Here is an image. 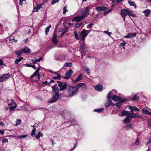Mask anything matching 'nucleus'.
I'll list each match as a JSON object with an SVG mask.
<instances>
[{"mask_svg": "<svg viewBox=\"0 0 151 151\" xmlns=\"http://www.w3.org/2000/svg\"><path fill=\"white\" fill-rule=\"evenodd\" d=\"M112 97V99L113 100H115L117 102H124L125 100L122 99L120 98L119 96L116 95H113L111 91L109 92L107 96V97L108 99H109Z\"/></svg>", "mask_w": 151, "mask_h": 151, "instance_id": "1", "label": "nucleus"}, {"mask_svg": "<svg viewBox=\"0 0 151 151\" xmlns=\"http://www.w3.org/2000/svg\"><path fill=\"white\" fill-rule=\"evenodd\" d=\"M78 90L75 86H70L68 89V93L69 97H72L75 95Z\"/></svg>", "mask_w": 151, "mask_h": 151, "instance_id": "2", "label": "nucleus"}, {"mask_svg": "<svg viewBox=\"0 0 151 151\" xmlns=\"http://www.w3.org/2000/svg\"><path fill=\"white\" fill-rule=\"evenodd\" d=\"M86 45L84 41L81 44L80 49L81 50V56L82 57H83L85 56V53L86 52L85 51V47Z\"/></svg>", "mask_w": 151, "mask_h": 151, "instance_id": "3", "label": "nucleus"}, {"mask_svg": "<svg viewBox=\"0 0 151 151\" xmlns=\"http://www.w3.org/2000/svg\"><path fill=\"white\" fill-rule=\"evenodd\" d=\"M89 30H86L85 29H83L80 33V35L81 38V40L82 41H84L89 32Z\"/></svg>", "mask_w": 151, "mask_h": 151, "instance_id": "4", "label": "nucleus"}, {"mask_svg": "<svg viewBox=\"0 0 151 151\" xmlns=\"http://www.w3.org/2000/svg\"><path fill=\"white\" fill-rule=\"evenodd\" d=\"M59 94H53V95L49 100L48 102L51 103H54L59 99Z\"/></svg>", "mask_w": 151, "mask_h": 151, "instance_id": "5", "label": "nucleus"}, {"mask_svg": "<svg viewBox=\"0 0 151 151\" xmlns=\"http://www.w3.org/2000/svg\"><path fill=\"white\" fill-rule=\"evenodd\" d=\"M86 16V15H82L77 16L73 19L72 21L73 22L76 21L79 22L83 20Z\"/></svg>", "mask_w": 151, "mask_h": 151, "instance_id": "6", "label": "nucleus"}, {"mask_svg": "<svg viewBox=\"0 0 151 151\" xmlns=\"http://www.w3.org/2000/svg\"><path fill=\"white\" fill-rule=\"evenodd\" d=\"M10 77L9 74H6L2 76H0V82H4L8 79Z\"/></svg>", "mask_w": 151, "mask_h": 151, "instance_id": "7", "label": "nucleus"}, {"mask_svg": "<svg viewBox=\"0 0 151 151\" xmlns=\"http://www.w3.org/2000/svg\"><path fill=\"white\" fill-rule=\"evenodd\" d=\"M58 86L60 88V91H63L67 87V85L63 82H59L58 81Z\"/></svg>", "mask_w": 151, "mask_h": 151, "instance_id": "8", "label": "nucleus"}, {"mask_svg": "<svg viewBox=\"0 0 151 151\" xmlns=\"http://www.w3.org/2000/svg\"><path fill=\"white\" fill-rule=\"evenodd\" d=\"M91 7L90 6L86 7L83 9L81 10L80 11L81 14L83 15H85L87 12H89V10L91 9Z\"/></svg>", "mask_w": 151, "mask_h": 151, "instance_id": "9", "label": "nucleus"}, {"mask_svg": "<svg viewBox=\"0 0 151 151\" xmlns=\"http://www.w3.org/2000/svg\"><path fill=\"white\" fill-rule=\"evenodd\" d=\"M52 92L53 94H59L58 93L59 92V90L57 86L55 85L52 86Z\"/></svg>", "mask_w": 151, "mask_h": 151, "instance_id": "10", "label": "nucleus"}, {"mask_svg": "<svg viewBox=\"0 0 151 151\" xmlns=\"http://www.w3.org/2000/svg\"><path fill=\"white\" fill-rule=\"evenodd\" d=\"M11 100L12 101V103H8V105L11 106L9 108V109L11 111H12L16 108L17 105L15 102L13 101L12 99H11Z\"/></svg>", "mask_w": 151, "mask_h": 151, "instance_id": "11", "label": "nucleus"}, {"mask_svg": "<svg viewBox=\"0 0 151 151\" xmlns=\"http://www.w3.org/2000/svg\"><path fill=\"white\" fill-rule=\"evenodd\" d=\"M73 73V70L71 69H70L68 72L65 73V76L64 77V78L65 79L69 78L71 77Z\"/></svg>", "mask_w": 151, "mask_h": 151, "instance_id": "12", "label": "nucleus"}, {"mask_svg": "<svg viewBox=\"0 0 151 151\" xmlns=\"http://www.w3.org/2000/svg\"><path fill=\"white\" fill-rule=\"evenodd\" d=\"M40 69L39 68H37V70L31 76L30 78H32L34 76H37V75L38 79L40 80V75L38 74V72Z\"/></svg>", "mask_w": 151, "mask_h": 151, "instance_id": "13", "label": "nucleus"}, {"mask_svg": "<svg viewBox=\"0 0 151 151\" xmlns=\"http://www.w3.org/2000/svg\"><path fill=\"white\" fill-rule=\"evenodd\" d=\"M22 52L23 53H30V50L26 46L22 48L21 49Z\"/></svg>", "mask_w": 151, "mask_h": 151, "instance_id": "14", "label": "nucleus"}, {"mask_svg": "<svg viewBox=\"0 0 151 151\" xmlns=\"http://www.w3.org/2000/svg\"><path fill=\"white\" fill-rule=\"evenodd\" d=\"M96 9L98 12H100L102 11H107L108 9V8L104 6H98L96 8Z\"/></svg>", "mask_w": 151, "mask_h": 151, "instance_id": "15", "label": "nucleus"}, {"mask_svg": "<svg viewBox=\"0 0 151 151\" xmlns=\"http://www.w3.org/2000/svg\"><path fill=\"white\" fill-rule=\"evenodd\" d=\"M130 116L132 119V118H141L142 117L141 116L138 115V114L136 113H134L133 112L132 113H131Z\"/></svg>", "mask_w": 151, "mask_h": 151, "instance_id": "16", "label": "nucleus"}, {"mask_svg": "<svg viewBox=\"0 0 151 151\" xmlns=\"http://www.w3.org/2000/svg\"><path fill=\"white\" fill-rule=\"evenodd\" d=\"M127 9H121L120 10V14L121 16H125L127 15Z\"/></svg>", "mask_w": 151, "mask_h": 151, "instance_id": "17", "label": "nucleus"}, {"mask_svg": "<svg viewBox=\"0 0 151 151\" xmlns=\"http://www.w3.org/2000/svg\"><path fill=\"white\" fill-rule=\"evenodd\" d=\"M130 114L131 113L126 110L123 111L121 112V115L122 116H130Z\"/></svg>", "mask_w": 151, "mask_h": 151, "instance_id": "18", "label": "nucleus"}, {"mask_svg": "<svg viewBox=\"0 0 151 151\" xmlns=\"http://www.w3.org/2000/svg\"><path fill=\"white\" fill-rule=\"evenodd\" d=\"M77 86L79 87H81L82 89L83 90H86L87 89L86 87L85 83H80L77 85Z\"/></svg>", "mask_w": 151, "mask_h": 151, "instance_id": "19", "label": "nucleus"}, {"mask_svg": "<svg viewBox=\"0 0 151 151\" xmlns=\"http://www.w3.org/2000/svg\"><path fill=\"white\" fill-rule=\"evenodd\" d=\"M57 35L56 34H54L52 39V42L54 44H56L58 42V40L57 39Z\"/></svg>", "mask_w": 151, "mask_h": 151, "instance_id": "20", "label": "nucleus"}, {"mask_svg": "<svg viewBox=\"0 0 151 151\" xmlns=\"http://www.w3.org/2000/svg\"><path fill=\"white\" fill-rule=\"evenodd\" d=\"M136 35V33H128L127 35L124 36V37L126 38H132Z\"/></svg>", "mask_w": 151, "mask_h": 151, "instance_id": "21", "label": "nucleus"}, {"mask_svg": "<svg viewBox=\"0 0 151 151\" xmlns=\"http://www.w3.org/2000/svg\"><path fill=\"white\" fill-rule=\"evenodd\" d=\"M111 105L114 106L115 104L112 103V101L110 100H108L105 104V106L107 107L110 106Z\"/></svg>", "mask_w": 151, "mask_h": 151, "instance_id": "22", "label": "nucleus"}, {"mask_svg": "<svg viewBox=\"0 0 151 151\" xmlns=\"http://www.w3.org/2000/svg\"><path fill=\"white\" fill-rule=\"evenodd\" d=\"M83 74L81 73L80 75L78 76L76 79L73 81L74 83H76L81 80L83 77Z\"/></svg>", "mask_w": 151, "mask_h": 151, "instance_id": "23", "label": "nucleus"}, {"mask_svg": "<svg viewBox=\"0 0 151 151\" xmlns=\"http://www.w3.org/2000/svg\"><path fill=\"white\" fill-rule=\"evenodd\" d=\"M131 119H132L130 116H129L125 118L123 122L125 123H127L130 122Z\"/></svg>", "mask_w": 151, "mask_h": 151, "instance_id": "24", "label": "nucleus"}, {"mask_svg": "<svg viewBox=\"0 0 151 151\" xmlns=\"http://www.w3.org/2000/svg\"><path fill=\"white\" fill-rule=\"evenodd\" d=\"M127 12V15H128V16H129V17L132 16L133 17H135L136 16L135 14L133 13L132 11L128 9Z\"/></svg>", "mask_w": 151, "mask_h": 151, "instance_id": "25", "label": "nucleus"}, {"mask_svg": "<svg viewBox=\"0 0 151 151\" xmlns=\"http://www.w3.org/2000/svg\"><path fill=\"white\" fill-rule=\"evenodd\" d=\"M42 59V57H40L39 59H32V63L35 64H37Z\"/></svg>", "mask_w": 151, "mask_h": 151, "instance_id": "26", "label": "nucleus"}, {"mask_svg": "<svg viewBox=\"0 0 151 151\" xmlns=\"http://www.w3.org/2000/svg\"><path fill=\"white\" fill-rule=\"evenodd\" d=\"M103 87L101 85H98L96 86L95 87V89L96 90L98 91H100L102 89Z\"/></svg>", "mask_w": 151, "mask_h": 151, "instance_id": "27", "label": "nucleus"}, {"mask_svg": "<svg viewBox=\"0 0 151 151\" xmlns=\"http://www.w3.org/2000/svg\"><path fill=\"white\" fill-rule=\"evenodd\" d=\"M142 113L149 115H151V113L145 108H144L142 110Z\"/></svg>", "mask_w": 151, "mask_h": 151, "instance_id": "28", "label": "nucleus"}, {"mask_svg": "<svg viewBox=\"0 0 151 151\" xmlns=\"http://www.w3.org/2000/svg\"><path fill=\"white\" fill-rule=\"evenodd\" d=\"M150 11L148 9H146L143 11V12L144 14L147 17H148L149 15L150 14Z\"/></svg>", "mask_w": 151, "mask_h": 151, "instance_id": "29", "label": "nucleus"}, {"mask_svg": "<svg viewBox=\"0 0 151 151\" xmlns=\"http://www.w3.org/2000/svg\"><path fill=\"white\" fill-rule=\"evenodd\" d=\"M43 135V134L41 133V132L39 131L38 132L37 134L36 135L35 138L37 139H38L39 138H40V137H42Z\"/></svg>", "mask_w": 151, "mask_h": 151, "instance_id": "30", "label": "nucleus"}, {"mask_svg": "<svg viewBox=\"0 0 151 151\" xmlns=\"http://www.w3.org/2000/svg\"><path fill=\"white\" fill-rule=\"evenodd\" d=\"M128 2L130 6H134L135 8H136L137 6H136V4L134 2H132L131 0H129L128 1Z\"/></svg>", "mask_w": 151, "mask_h": 151, "instance_id": "31", "label": "nucleus"}, {"mask_svg": "<svg viewBox=\"0 0 151 151\" xmlns=\"http://www.w3.org/2000/svg\"><path fill=\"white\" fill-rule=\"evenodd\" d=\"M40 6L39 5H37L36 7H34L33 12H35L38 11L40 9Z\"/></svg>", "mask_w": 151, "mask_h": 151, "instance_id": "32", "label": "nucleus"}, {"mask_svg": "<svg viewBox=\"0 0 151 151\" xmlns=\"http://www.w3.org/2000/svg\"><path fill=\"white\" fill-rule=\"evenodd\" d=\"M63 57L61 58L60 56L59 55L58 56H56L55 57V59L56 60H64L65 58V57L64 55H63Z\"/></svg>", "mask_w": 151, "mask_h": 151, "instance_id": "33", "label": "nucleus"}, {"mask_svg": "<svg viewBox=\"0 0 151 151\" xmlns=\"http://www.w3.org/2000/svg\"><path fill=\"white\" fill-rule=\"evenodd\" d=\"M51 27V25H49L46 28L45 30V33L46 35H47L48 33L49 32L50 29Z\"/></svg>", "mask_w": 151, "mask_h": 151, "instance_id": "34", "label": "nucleus"}, {"mask_svg": "<svg viewBox=\"0 0 151 151\" xmlns=\"http://www.w3.org/2000/svg\"><path fill=\"white\" fill-rule=\"evenodd\" d=\"M127 43L126 42H125V41H123L120 44V47H121V46H122L123 48L124 49H125V47L124 46Z\"/></svg>", "mask_w": 151, "mask_h": 151, "instance_id": "35", "label": "nucleus"}, {"mask_svg": "<svg viewBox=\"0 0 151 151\" xmlns=\"http://www.w3.org/2000/svg\"><path fill=\"white\" fill-rule=\"evenodd\" d=\"M132 99L134 101H138L139 100V98L137 96V94L133 95Z\"/></svg>", "mask_w": 151, "mask_h": 151, "instance_id": "36", "label": "nucleus"}, {"mask_svg": "<svg viewBox=\"0 0 151 151\" xmlns=\"http://www.w3.org/2000/svg\"><path fill=\"white\" fill-rule=\"evenodd\" d=\"M74 35L75 37L76 40H79L81 39V38L78 37V35L76 31L74 32Z\"/></svg>", "mask_w": 151, "mask_h": 151, "instance_id": "37", "label": "nucleus"}, {"mask_svg": "<svg viewBox=\"0 0 151 151\" xmlns=\"http://www.w3.org/2000/svg\"><path fill=\"white\" fill-rule=\"evenodd\" d=\"M36 129L35 128H34L31 131V135L32 137H34L36 135L35 132Z\"/></svg>", "mask_w": 151, "mask_h": 151, "instance_id": "38", "label": "nucleus"}, {"mask_svg": "<svg viewBox=\"0 0 151 151\" xmlns=\"http://www.w3.org/2000/svg\"><path fill=\"white\" fill-rule=\"evenodd\" d=\"M15 53L18 56H20L21 55L22 53V50L20 51L19 50H17L15 51Z\"/></svg>", "mask_w": 151, "mask_h": 151, "instance_id": "39", "label": "nucleus"}, {"mask_svg": "<svg viewBox=\"0 0 151 151\" xmlns=\"http://www.w3.org/2000/svg\"><path fill=\"white\" fill-rule=\"evenodd\" d=\"M23 59L22 57H20L19 58H18L15 61V63L16 64H18L19 62L21 61Z\"/></svg>", "mask_w": 151, "mask_h": 151, "instance_id": "40", "label": "nucleus"}, {"mask_svg": "<svg viewBox=\"0 0 151 151\" xmlns=\"http://www.w3.org/2000/svg\"><path fill=\"white\" fill-rule=\"evenodd\" d=\"M83 24V23L82 22H80L77 23L75 25V28H78L80 27Z\"/></svg>", "mask_w": 151, "mask_h": 151, "instance_id": "41", "label": "nucleus"}, {"mask_svg": "<svg viewBox=\"0 0 151 151\" xmlns=\"http://www.w3.org/2000/svg\"><path fill=\"white\" fill-rule=\"evenodd\" d=\"M63 14H66L67 12L68 11V10L67 9V6H65L63 9Z\"/></svg>", "mask_w": 151, "mask_h": 151, "instance_id": "42", "label": "nucleus"}, {"mask_svg": "<svg viewBox=\"0 0 151 151\" xmlns=\"http://www.w3.org/2000/svg\"><path fill=\"white\" fill-rule=\"evenodd\" d=\"M104 109L103 108L98 109H96L94 110V111L98 112H100L102 111H103Z\"/></svg>", "mask_w": 151, "mask_h": 151, "instance_id": "43", "label": "nucleus"}, {"mask_svg": "<svg viewBox=\"0 0 151 151\" xmlns=\"http://www.w3.org/2000/svg\"><path fill=\"white\" fill-rule=\"evenodd\" d=\"M86 72L88 74H89L90 73L89 69L87 67H85L84 68Z\"/></svg>", "mask_w": 151, "mask_h": 151, "instance_id": "44", "label": "nucleus"}, {"mask_svg": "<svg viewBox=\"0 0 151 151\" xmlns=\"http://www.w3.org/2000/svg\"><path fill=\"white\" fill-rule=\"evenodd\" d=\"M72 65V63L71 62L67 63H65L64 66H71Z\"/></svg>", "mask_w": 151, "mask_h": 151, "instance_id": "45", "label": "nucleus"}, {"mask_svg": "<svg viewBox=\"0 0 151 151\" xmlns=\"http://www.w3.org/2000/svg\"><path fill=\"white\" fill-rule=\"evenodd\" d=\"M21 123V120L20 119H17L16 122V124L14 125L15 126H17L18 125L20 124Z\"/></svg>", "mask_w": 151, "mask_h": 151, "instance_id": "46", "label": "nucleus"}, {"mask_svg": "<svg viewBox=\"0 0 151 151\" xmlns=\"http://www.w3.org/2000/svg\"><path fill=\"white\" fill-rule=\"evenodd\" d=\"M93 25V24L92 23L90 24L89 25L87 26V29H89L91 28Z\"/></svg>", "mask_w": 151, "mask_h": 151, "instance_id": "47", "label": "nucleus"}, {"mask_svg": "<svg viewBox=\"0 0 151 151\" xmlns=\"http://www.w3.org/2000/svg\"><path fill=\"white\" fill-rule=\"evenodd\" d=\"M59 0H53L51 2V4L52 5L54 4H55L58 2Z\"/></svg>", "mask_w": 151, "mask_h": 151, "instance_id": "48", "label": "nucleus"}, {"mask_svg": "<svg viewBox=\"0 0 151 151\" xmlns=\"http://www.w3.org/2000/svg\"><path fill=\"white\" fill-rule=\"evenodd\" d=\"M27 135H20L19 137L21 138H26L27 137Z\"/></svg>", "mask_w": 151, "mask_h": 151, "instance_id": "49", "label": "nucleus"}, {"mask_svg": "<svg viewBox=\"0 0 151 151\" xmlns=\"http://www.w3.org/2000/svg\"><path fill=\"white\" fill-rule=\"evenodd\" d=\"M104 32L105 34H106L107 35H109L110 36H111V32H109L108 31H104Z\"/></svg>", "mask_w": 151, "mask_h": 151, "instance_id": "50", "label": "nucleus"}, {"mask_svg": "<svg viewBox=\"0 0 151 151\" xmlns=\"http://www.w3.org/2000/svg\"><path fill=\"white\" fill-rule=\"evenodd\" d=\"M134 144L135 145H136L137 146H138L139 144V139H137L136 142H135L134 143Z\"/></svg>", "mask_w": 151, "mask_h": 151, "instance_id": "51", "label": "nucleus"}, {"mask_svg": "<svg viewBox=\"0 0 151 151\" xmlns=\"http://www.w3.org/2000/svg\"><path fill=\"white\" fill-rule=\"evenodd\" d=\"M8 142V140L7 139L4 138L2 140V142L3 143H6Z\"/></svg>", "mask_w": 151, "mask_h": 151, "instance_id": "52", "label": "nucleus"}, {"mask_svg": "<svg viewBox=\"0 0 151 151\" xmlns=\"http://www.w3.org/2000/svg\"><path fill=\"white\" fill-rule=\"evenodd\" d=\"M133 110H134L137 111H139V109L137 108L136 107L134 106H133Z\"/></svg>", "mask_w": 151, "mask_h": 151, "instance_id": "53", "label": "nucleus"}, {"mask_svg": "<svg viewBox=\"0 0 151 151\" xmlns=\"http://www.w3.org/2000/svg\"><path fill=\"white\" fill-rule=\"evenodd\" d=\"M121 102H118L117 103H116V106L118 107H120V106H121V104H120V103H121Z\"/></svg>", "mask_w": 151, "mask_h": 151, "instance_id": "54", "label": "nucleus"}, {"mask_svg": "<svg viewBox=\"0 0 151 151\" xmlns=\"http://www.w3.org/2000/svg\"><path fill=\"white\" fill-rule=\"evenodd\" d=\"M4 130H0V134L2 135H4Z\"/></svg>", "mask_w": 151, "mask_h": 151, "instance_id": "55", "label": "nucleus"}, {"mask_svg": "<svg viewBox=\"0 0 151 151\" xmlns=\"http://www.w3.org/2000/svg\"><path fill=\"white\" fill-rule=\"evenodd\" d=\"M77 124V122L75 120H74L71 123V124L73 125H74L75 124Z\"/></svg>", "mask_w": 151, "mask_h": 151, "instance_id": "56", "label": "nucleus"}, {"mask_svg": "<svg viewBox=\"0 0 151 151\" xmlns=\"http://www.w3.org/2000/svg\"><path fill=\"white\" fill-rule=\"evenodd\" d=\"M132 125L130 124H128L127 125V127L128 128H132Z\"/></svg>", "mask_w": 151, "mask_h": 151, "instance_id": "57", "label": "nucleus"}, {"mask_svg": "<svg viewBox=\"0 0 151 151\" xmlns=\"http://www.w3.org/2000/svg\"><path fill=\"white\" fill-rule=\"evenodd\" d=\"M67 31H68L67 30H66V31H65V32H63L62 33V34L60 36V37H63V35H64L65 33Z\"/></svg>", "mask_w": 151, "mask_h": 151, "instance_id": "58", "label": "nucleus"}, {"mask_svg": "<svg viewBox=\"0 0 151 151\" xmlns=\"http://www.w3.org/2000/svg\"><path fill=\"white\" fill-rule=\"evenodd\" d=\"M23 1H25V0H19V4L21 5H22Z\"/></svg>", "mask_w": 151, "mask_h": 151, "instance_id": "59", "label": "nucleus"}, {"mask_svg": "<svg viewBox=\"0 0 151 151\" xmlns=\"http://www.w3.org/2000/svg\"><path fill=\"white\" fill-rule=\"evenodd\" d=\"M57 76L56 77L57 78V79H60L61 78V76L60 75V74H57Z\"/></svg>", "mask_w": 151, "mask_h": 151, "instance_id": "60", "label": "nucleus"}, {"mask_svg": "<svg viewBox=\"0 0 151 151\" xmlns=\"http://www.w3.org/2000/svg\"><path fill=\"white\" fill-rule=\"evenodd\" d=\"M129 108L131 110L132 112H133V107L131 106H129Z\"/></svg>", "mask_w": 151, "mask_h": 151, "instance_id": "61", "label": "nucleus"}, {"mask_svg": "<svg viewBox=\"0 0 151 151\" xmlns=\"http://www.w3.org/2000/svg\"><path fill=\"white\" fill-rule=\"evenodd\" d=\"M3 64V61L2 59H0V65H2Z\"/></svg>", "mask_w": 151, "mask_h": 151, "instance_id": "62", "label": "nucleus"}, {"mask_svg": "<svg viewBox=\"0 0 151 151\" xmlns=\"http://www.w3.org/2000/svg\"><path fill=\"white\" fill-rule=\"evenodd\" d=\"M61 31H63L65 32V31H66V30H67L66 29V28H65V29H61Z\"/></svg>", "mask_w": 151, "mask_h": 151, "instance_id": "63", "label": "nucleus"}, {"mask_svg": "<svg viewBox=\"0 0 151 151\" xmlns=\"http://www.w3.org/2000/svg\"><path fill=\"white\" fill-rule=\"evenodd\" d=\"M122 1V0H117L116 1V4H118L119 2H121Z\"/></svg>", "mask_w": 151, "mask_h": 151, "instance_id": "64", "label": "nucleus"}]
</instances>
